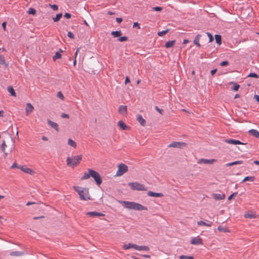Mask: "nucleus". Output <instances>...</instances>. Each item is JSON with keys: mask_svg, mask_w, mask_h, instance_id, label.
Wrapping results in <instances>:
<instances>
[{"mask_svg": "<svg viewBox=\"0 0 259 259\" xmlns=\"http://www.w3.org/2000/svg\"><path fill=\"white\" fill-rule=\"evenodd\" d=\"M119 202L122 204L125 208L128 209H134L139 211L148 210L147 207L136 202L126 201H120Z\"/></svg>", "mask_w": 259, "mask_h": 259, "instance_id": "f257e3e1", "label": "nucleus"}, {"mask_svg": "<svg viewBox=\"0 0 259 259\" xmlns=\"http://www.w3.org/2000/svg\"><path fill=\"white\" fill-rule=\"evenodd\" d=\"M73 188L74 191L78 193L81 200L84 201L91 200V195L88 188L76 186H73Z\"/></svg>", "mask_w": 259, "mask_h": 259, "instance_id": "f03ea898", "label": "nucleus"}, {"mask_svg": "<svg viewBox=\"0 0 259 259\" xmlns=\"http://www.w3.org/2000/svg\"><path fill=\"white\" fill-rule=\"evenodd\" d=\"M82 157V155H76L72 158L68 157L66 159L67 165L72 167L76 166L80 163Z\"/></svg>", "mask_w": 259, "mask_h": 259, "instance_id": "7ed1b4c3", "label": "nucleus"}, {"mask_svg": "<svg viewBox=\"0 0 259 259\" xmlns=\"http://www.w3.org/2000/svg\"><path fill=\"white\" fill-rule=\"evenodd\" d=\"M128 185L133 190L137 191H146V187L143 184L138 182H130Z\"/></svg>", "mask_w": 259, "mask_h": 259, "instance_id": "20e7f679", "label": "nucleus"}, {"mask_svg": "<svg viewBox=\"0 0 259 259\" xmlns=\"http://www.w3.org/2000/svg\"><path fill=\"white\" fill-rule=\"evenodd\" d=\"M88 172H90V175H91V177L94 179L95 181L96 182V184L99 186L102 182L101 177L99 174L96 171L94 170L89 169Z\"/></svg>", "mask_w": 259, "mask_h": 259, "instance_id": "39448f33", "label": "nucleus"}, {"mask_svg": "<svg viewBox=\"0 0 259 259\" xmlns=\"http://www.w3.org/2000/svg\"><path fill=\"white\" fill-rule=\"evenodd\" d=\"M1 148L5 156H6L9 154H11L12 153L13 150L14 149V145H13L12 147L10 148H8L6 142L5 141H3V143L2 144Z\"/></svg>", "mask_w": 259, "mask_h": 259, "instance_id": "423d86ee", "label": "nucleus"}, {"mask_svg": "<svg viewBox=\"0 0 259 259\" xmlns=\"http://www.w3.org/2000/svg\"><path fill=\"white\" fill-rule=\"evenodd\" d=\"M128 171V167L123 163H120L118 166V170L116 173V176H121Z\"/></svg>", "mask_w": 259, "mask_h": 259, "instance_id": "0eeeda50", "label": "nucleus"}, {"mask_svg": "<svg viewBox=\"0 0 259 259\" xmlns=\"http://www.w3.org/2000/svg\"><path fill=\"white\" fill-rule=\"evenodd\" d=\"M186 146V144L184 142H172L171 143L168 147L170 148H182Z\"/></svg>", "mask_w": 259, "mask_h": 259, "instance_id": "6e6552de", "label": "nucleus"}, {"mask_svg": "<svg viewBox=\"0 0 259 259\" xmlns=\"http://www.w3.org/2000/svg\"><path fill=\"white\" fill-rule=\"evenodd\" d=\"M18 169H21L23 172L30 174L31 175H33L35 174V172L32 169L27 167L25 166H19L18 167Z\"/></svg>", "mask_w": 259, "mask_h": 259, "instance_id": "1a4fd4ad", "label": "nucleus"}, {"mask_svg": "<svg viewBox=\"0 0 259 259\" xmlns=\"http://www.w3.org/2000/svg\"><path fill=\"white\" fill-rule=\"evenodd\" d=\"M216 161H217V160L215 159H206L201 158V159H200L198 161L197 163L198 164L203 163V164H212L214 163Z\"/></svg>", "mask_w": 259, "mask_h": 259, "instance_id": "9d476101", "label": "nucleus"}, {"mask_svg": "<svg viewBox=\"0 0 259 259\" xmlns=\"http://www.w3.org/2000/svg\"><path fill=\"white\" fill-rule=\"evenodd\" d=\"M133 248H134L138 251H142V250L148 251V250H149V248L147 246L138 245L135 244H134V245L133 246Z\"/></svg>", "mask_w": 259, "mask_h": 259, "instance_id": "9b49d317", "label": "nucleus"}, {"mask_svg": "<svg viewBox=\"0 0 259 259\" xmlns=\"http://www.w3.org/2000/svg\"><path fill=\"white\" fill-rule=\"evenodd\" d=\"M191 243L193 245H201L203 244L202 240L198 236L194 237L191 239Z\"/></svg>", "mask_w": 259, "mask_h": 259, "instance_id": "f8f14e48", "label": "nucleus"}, {"mask_svg": "<svg viewBox=\"0 0 259 259\" xmlns=\"http://www.w3.org/2000/svg\"><path fill=\"white\" fill-rule=\"evenodd\" d=\"M34 110V107L31 103H27L25 108V112L26 115H29L32 113Z\"/></svg>", "mask_w": 259, "mask_h": 259, "instance_id": "ddd939ff", "label": "nucleus"}, {"mask_svg": "<svg viewBox=\"0 0 259 259\" xmlns=\"http://www.w3.org/2000/svg\"><path fill=\"white\" fill-rule=\"evenodd\" d=\"M225 142L228 144H232V145H243L244 144L243 143L240 142L239 140H234V139H227L225 140Z\"/></svg>", "mask_w": 259, "mask_h": 259, "instance_id": "4468645a", "label": "nucleus"}, {"mask_svg": "<svg viewBox=\"0 0 259 259\" xmlns=\"http://www.w3.org/2000/svg\"><path fill=\"white\" fill-rule=\"evenodd\" d=\"M197 225L199 226H207V227H211L212 225V222L206 221V222H204L203 221H199L197 222Z\"/></svg>", "mask_w": 259, "mask_h": 259, "instance_id": "2eb2a0df", "label": "nucleus"}, {"mask_svg": "<svg viewBox=\"0 0 259 259\" xmlns=\"http://www.w3.org/2000/svg\"><path fill=\"white\" fill-rule=\"evenodd\" d=\"M87 215H89L91 217H102L104 216L105 214L96 211H91L87 212Z\"/></svg>", "mask_w": 259, "mask_h": 259, "instance_id": "dca6fc26", "label": "nucleus"}, {"mask_svg": "<svg viewBox=\"0 0 259 259\" xmlns=\"http://www.w3.org/2000/svg\"><path fill=\"white\" fill-rule=\"evenodd\" d=\"M0 65H3L5 68L9 66V63L6 61L4 56L3 55H0Z\"/></svg>", "mask_w": 259, "mask_h": 259, "instance_id": "f3484780", "label": "nucleus"}, {"mask_svg": "<svg viewBox=\"0 0 259 259\" xmlns=\"http://www.w3.org/2000/svg\"><path fill=\"white\" fill-rule=\"evenodd\" d=\"M147 194L150 197H161L163 196V194L161 193H154L152 191H149Z\"/></svg>", "mask_w": 259, "mask_h": 259, "instance_id": "a211bd4d", "label": "nucleus"}, {"mask_svg": "<svg viewBox=\"0 0 259 259\" xmlns=\"http://www.w3.org/2000/svg\"><path fill=\"white\" fill-rule=\"evenodd\" d=\"M244 216L245 218L254 219L256 217L255 213L254 212H246Z\"/></svg>", "mask_w": 259, "mask_h": 259, "instance_id": "6ab92c4d", "label": "nucleus"}, {"mask_svg": "<svg viewBox=\"0 0 259 259\" xmlns=\"http://www.w3.org/2000/svg\"><path fill=\"white\" fill-rule=\"evenodd\" d=\"M212 196L215 200H223L225 198V195L224 194H213Z\"/></svg>", "mask_w": 259, "mask_h": 259, "instance_id": "aec40b11", "label": "nucleus"}, {"mask_svg": "<svg viewBox=\"0 0 259 259\" xmlns=\"http://www.w3.org/2000/svg\"><path fill=\"white\" fill-rule=\"evenodd\" d=\"M118 112L119 113L123 115H125L127 113V107L126 106L121 105L119 106L118 109Z\"/></svg>", "mask_w": 259, "mask_h": 259, "instance_id": "412c9836", "label": "nucleus"}, {"mask_svg": "<svg viewBox=\"0 0 259 259\" xmlns=\"http://www.w3.org/2000/svg\"><path fill=\"white\" fill-rule=\"evenodd\" d=\"M48 121V124L52 127H53V128H54L56 131H59V128H58V124L55 122H53L49 119H48L47 120Z\"/></svg>", "mask_w": 259, "mask_h": 259, "instance_id": "4be33fe9", "label": "nucleus"}, {"mask_svg": "<svg viewBox=\"0 0 259 259\" xmlns=\"http://www.w3.org/2000/svg\"><path fill=\"white\" fill-rule=\"evenodd\" d=\"M249 134L258 139H259V132L256 130H250L248 131Z\"/></svg>", "mask_w": 259, "mask_h": 259, "instance_id": "5701e85b", "label": "nucleus"}, {"mask_svg": "<svg viewBox=\"0 0 259 259\" xmlns=\"http://www.w3.org/2000/svg\"><path fill=\"white\" fill-rule=\"evenodd\" d=\"M201 37V34H197L195 36L194 40L193 41L194 44L195 45H196L198 47H200V46H201L200 44H199V40H200V38Z\"/></svg>", "mask_w": 259, "mask_h": 259, "instance_id": "b1692460", "label": "nucleus"}, {"mask_svg": "<svg viewBox=\"0 0 259 259\" xmlns=\"http://www.w3.org/2000/svg\"><path fill=\"white\" fill-rule=\"evenodd\" d=\"M118 125L122 130H127L128 129V127L125 125L122 120L118 121Z\"/></svg>", "mask_w": 259, "mask_h": 259, "instance_id": "393cba45", "label": "nucleus"}, {"mask_svg": "<svg viewBox=\"0 0 259 259\" xmlns=\"http://www.w3.org/2000/svg\"><path fill=\"white\" fill-rule=\"evenodd\" d=\"M137 120L142 125L144 126L145 125L146 121L141 115L138 116Z\"/></svg>", "mask_w": 259, "mask_h": 259, "instance_id": "a878e982", "label": "nucleus"}, {"mask_svg": "<svg viewBox=\"0 0 259 259\" xmlns=\"http://www.w3.org/2000/svg\"><path fill=\"white\" fill-rule=\"evenodd\" d=\"M175 44V40L168 41L165 43V47L166 48L172 47Z\"/></svg>", "mask_w": 259, "mask_h": 259, "instance_id": "bb28decb", "label": "nucleus"}, {"mask_svg": "<svg viewBox=\"0 0 259 259\" xmlns=\"http://www.w3.org/2000/svg\"><path fill=\"white\" fill-rule=\"evenodd\" d=\"M218 230L219 232H225H225H229L228 229L227 227H223L221 226H219L218 227Z\"/></svg>", "mask_w": 259, "mask_h": 259, "instance_id": "cd10ccee", "label": "nucleus"}, {"mask_svg": "<svg viewBox=\"0 0 259 259\" xmlns=\"http://www.w3.org/2000/svg\"><path fill=\"white\" fill-rule=\"evenodd\" d=\"M24 254V253L22 252L16 251H13L10 253V255L11 256H21Z\"/></svg>", "mask_w": 259, "mask_h": 259, "instance_id": "c85d7f7f", "label": "nucleus"}, {"mask_svg": "<svg viewBox=\"0 0 259 259\" xmlns=\"http://www.w3.org/2000/svg\"><path fill=\"white\" fill-rule=\"evenodd\" d=\"M68 144L74 148H75L77 146L76 143L71 139H68Z\"/></svg>", "mask_w": 259, "mask_h": 259, "instance_id": "c756f323", "label": "nucleus"}, {"mask_svg": "<svg viewBox=\"0 0 259 259\" xmlns=\"http://www.w3.org/2000/svg\"><path fill=\"white\" fill-rule=\"evenodd\" d=\"M8 91L10 93L11 96H14V97L16 96V93L12 87H11V86L9 87L8 88Z\"/></svg>", "mask_w": 259, "mask_h": 259, "instance_id": "7c9ffc66", "label": "nucleus"}, {"mask_svg": "<svg viewBox=\"0 0 259 259\" xmlns=\"http://www.w3.org/2000/svg\"><path fill=\"white\" fill-rule=\"evenodd\" d=\"M242 163H243V161H234V162H231V163H229L226 164V166H232V165H236V164H242Z\"/></svg>", "mask_w": 259, "mask_h": 259, "instance_id": "2f4dec72", "label": "nucleus"}, {"mask_svg": "<svg viewBox=\"0 0 259 259\" xmlns=\"http://www.w3.org/2000/svg\"><path fill=\"white\" fill-rule=\"evenodd\" d=\"M111 34L114 37H117L120 36L122 34V33L120 31H112L111 32Z\"/></svg>", "mask_w": 259, "mask_h": 259, "instance_id": "473e14b6", "label": "nucleus"}, {"mask_svg": "<svg viewBox=\"0 0 259 259\" xmlns=\"http://www.w3.org/2000/svg\"><path fill=\"white\" fill-rule=\"evenodd\" d=\"M134 245V244L129 243L128 244H125L123 245V249L125 250H127L130 248H133V246Z\"/></svg>", "mask_w": 259, "mask_h": 259, "instance_id": "72a5a7b5", "label": "nucleus"}, {"mask_svg": "<svg viewBox=\"0 0 259 259\" xmlns=\"http://www.w3.org/2000/svg\"><path fill=\"white\" fill-rule=\"evenodd\" d=\"M90 172H85L83 175L82 176V177H81V180H87L88 179H89L90 178V177L91 176V175H90Z\"/></svg>", "mask_w": 259, "mask_h": 259, "instance_id": "f704fd0d", "label": "nucleus"}, {"mask_svg": "<svg viewBox=\"0 0 259 259\" xmlns=\"http://www.w3.org/2000/svg\"><path fill=\"white\" fill-rule=\"evenodd\" d=\"M254 179L255 178L254 177H246L242 180V182H244L246 181L253 182L254 181Z\"/></svg>", "mask_w": 259, "mask_h": 259, "instance_id": "c9c22d12", "label": "nucleus"}, {"mask_svg": "<svg viewBox=\"0 0 259 259\" xmlns=\"http://www.w3.org/2000/svg\"><path fill=\"white\" fill-rule=\"evenodd\" d=\"M214 37L217 43L219 45H221L222 42L221 36L220 35H215Z\"/></svg>", "mask_w": 259, "mask_h": 259, "instance_id": "e433bc0d", "label": "nucleus"}, {"mask_svg": "<svg viewBox=\"0 0 259 259\" xmlns=\"http://www.w3.org/2000/svg\"><path fill=\"white\" fill-rule=\"evenodd\" d=\"M62 13H59V14H57L56 16V17L53 18L54 21V22L58 21L60 19V18L62 17Z\"/></svg>", "mask_w": 259, "mask_h": 259, "instance_id": "4c0bfd02", "label": "nucleus"}, {"mask_svg": "<svg viewBox=\"0 0 259 259\" xmlns=\"http://www.w3.org/2000/svg\"><path fill=\"white\" fill-rule=\"evenodd\" d=\"M61 56H62V55H61L60 52H57L56 53L55 55L53 57V59H54V60H55L57 59H60L61 58Z\"/></svg>", "mask_w": 259, "mask_h": 259, "instance_id": "58836bf2", "label": "nucleus"}, {"mask_svg": "<svg viewBox=\"0 0 259 259\" xmlns=\"http://www.w3.org/2000/svg\"><path fill=\"white\" fill-rule=\"evenodd\" d=\"M27 13L29 14L34 15L36 14V10L33 8H30L28 9Z\"/></svg>", "mask_w": 259, "mask_h": 259, "instance_id": "ea45409f", "label": "nucleus"}, {"mask_svg": "<svg viewBox=\"0 0 259 259\" xmlns=\"http://www.w3.org/2000/svg\"><path fill=\"white\" fill-rule=\"evenodd\" d=\"M169 31V29H166V30H163L162 31H159L158 33V35L159 36H162L163 35L166 34Z\"/></svg>", "mask_w": 259, "mask_h": 259, "instance_id": "a19ab883", "label": "nucleus"}, {"mask_svg": "<svg viewBox=\"0 0 259 259\" xmlns=\"http://www.w3.org/2000/svg\"><path fill=\"white\" fill-rule=\"evenodd\" d=\"M248 77H253L255 78H258V75L255 73H250L247 75Z\"/></svg>", "mask_w": 259, "mask_h": 259, "instance_id": "79ce46f5", "label": "nucleus"}, {"mask_svg": "<svg viewBox=\"0 0 259 259\" xmlns=\"http://www.w3.org/2000/svg\"><path fill=\"white\" fill-rule=\"evenodd\" d=\"M180 259H193V257L192 256H186L182 255L179 256Z\"/></svg>", "mask_w": 259, "mask_h": 259, "instance_id": "37998d69", "label": "nucleus"}, {"mask_svg": "<svg viewBox=\"0 0 259 259\" xmlns=\"http://www.w3.org/2000/svg\"><path fill=\"white\" fill-rule=\"evenodd\" d=\"M57 96L62 100H64V97L61 92H58Z\"/></svg>", "mask_w": 259, "mask_h": 259, "instance_id": "c03bdc74", "label": "nucleus"}, {"mask_svg": "<svg viewBox=\"0 0 259 259\" xmlns=\"http://www.w3.org/2000/svg\"><path fill=\"white\" fill-rule=\"evenodd\" d=\"M118 40L120 42L125 41L127 40V37L126 36H122L119 37Z\"/></svg>", "mask_w": 259, "mask_h": 259, "instance_id": "a18cd8bd", "label": "nucleus"}, {"mask_svg": "<svg viewBox=\"0 0 259 259\" xmlns=\"http://www.w3.org/2000/svg\"><path fill=\"white\" fill-rule=\"evenodd\" d=\"M206 34H207V35H208V36L209 37V42L212 41L213 40V37L212 35L211 34V33H210L209 32H207Z\"/></svg>", "mask_w": 259, "mask_h": 259, "instance_id": "49530a36", "label": "nucleus"}, {"mask_svg": "<svg viewBox=\"0 0 259 259\" xmlns=\"http://www.w3.org/2000/svg\"><path fill=\"white\" fill-rule=\"evenodd\" d=\"M50 7L54 11L58 10V6L56 5H50Z\"/></svg>", "mask_w": 259, "mask_h": 259, "instance_id": "de8ad7c7", "label": "nucleus"}, {"mask_svg": "<svg viewBox=\"0 0 259 259\" xmlns=\"http://www.w3.org/2000/svg\"><path fill=\"white\" fill-rule=\"evenodd\" d=\"M155 109L161 114H163V110L159 109L157 106L155 107Z\"/></svg>", "mask_w": 259, "mask_h": 259, "instance_id": "09e8293b", "label": "nucleus"}, {"mask_svg": "<svg viewBox=\"0 0 259 259\" xmlns=\"http://www.w3.org/2000/svg\"><path fill=\"white\" fill-rule=\"evenodd\" d=\"M67 35L69 38H70L71 39L74 38V35L71 32H68Z\"/></svg>", "mask_w": 259, "mask_h": 259, "instance_id": "8fccbe9b", "label": "nucleus"}, {"mask_svg": "<svg viewBox=\"0 0 259 259\" xmlns=\"http://www.w3.org/2000/svg\"><path fill=\"white\" fill-rule=\"evenodd\" d=\"M228 64H229V62L227 61H223L220 64L221 66H227Z\"/></svg>", "mask_w": 259, "mask_h": 259, "instance_id": "3c124183", "label": "nucleus"}, {"mask_svg": "<svg viewBox=\"0 0 259 259\" xmlns=\"http://www.w3.org/2000/svg\"><path fill=\"white\" fill-rule=\"evenodd\" d=\"M153 9L156 11H161L162 10V8L160 7H153Z\"/></svg>", "mask_w": 259, "mask_h": 259, "instance_id": "603ef678", "label": "nucleus"}, {"mask_svg": "<svg viewBox=\"0 0 259 259\" xmlns=\"http://www.w3.org/2000/svg\"><path fill=\"white\" fill-rule=\"evenodd\" d=\"M239 87L240 86L239 84H235L233 88V90L235 91H237L239 88Z\"/></svg>", "mask_w": 259, "mask_h": 259, "instance_id": "864d4df0", "label": "nucleus"}, {"mask_svg": "<svg viewBox=\"0 0 259 259\" xmlns=\"http://www.w3.org/2000/svg\"><path fill=\"white\" fill-rule=\"evenodd\" d=\"M237 192H234L232 194H231L228 198V200H230L232 197L234 196H236L237 195Z\"/></svg>", "mask_w": 259, "mask_h": 259, "instance_id": "5fc2aeb1", "label": "nucleus"}, {"mask_svg": "<svg viewBox=\"0 0 259 259\" xmlns=\"http://www.w3.org/2000/svg\"><path fill=\"white\" fill-rule=\"evenodd\" d=\"M61 117L62 118H69V116L68 114H65V113H63V114H62Z\"/></svg>", "mask_w": 259, "mask_h": 259, "instance_id": "6e6d98bb", "label": "nucleus"}, {"mask_svg": "<svg viewBox=\"0 0 259 259\" xmlns=\"http://www.w3.org/2000/svg\"><path fill=\"white\" fill-rule=\"evenodd\" d=\"M64 17L67 19H69L71 17V15L68 13H66L64 15Z\"/></svg>", "mask_w": 259, "mask_h": 259, "instance_id": "4d7b16f0", "label": "nucleus"}, {"mask_svg": "<svg viewBox=\"0 0 259 259\" xmlns=\"http://www.w3.org/2000/svg\"><path fill=\"white\" fill-rule=\"evenodd\" d=\"M138 27V29L140 28L139 24L138 22H135L133 25V27Z\"/></svg>", "mask_w": 259, "mask_h": 259, "instance_id": "13d9d810", "label": "nucleus"}, {"mask_svg": "<svg viewBox=\"0 0 259 259\" xmlns=\"http://www.w3.org/2000/svg\"><path fill=\"white\" fill-rule=\"evenodd\" d=\"M20 165H18L16 163H14L12 166H11V168H18V167Z\"/></svg>", "mask_w": 259, "mask_h": 259, "instance_id": "bf43d9fd", "label": "nucleus"}, {"mask_svg": "<svg viewBox=\"0 0 259 259\" xmlns=\"http://www.w3.org/2000/svg\"><path fill=\"white\" fill-rule=\"evenodd\" d=\"M116 21L117 22L120 23H121L122 22V19L121 18H117L116 19Z\"/></svg>", "mask_w": 259, "mask_h": 259, "instance_id": "052dcab7", "label": "nucleus"}, {"mask_svg": "<svg viewBox=\"0 0 259 259\" xmlns=\"http://www.w3.org/2000/svg\"><path fill=\"white\" fill-rule=\"evenodd\" d=\"M80 49V48H78L76 49V51L75 53V58H76L77 55L78 54V53L79 52Z\"/></svg>", "mask_w": 259, "mask_h": 259, "instance_id": "680f3d73", "label": "nucleus"}, {"mask_svg": "<svg viewBox=\"0 0 259 259\" xmlns=\"http://www.w3.org/2000/svg\"><path fill=\"white\" fill-rule=\"evenodd\" d=\"M130 82V80L128 77H127V76L126 77L125 79V83L127 84V83H129Z\"/></svg>", "mask_w": 259, "mask_h": 259, "instance_id": "e2e57ef3", "label": "nucleus"}, {"mask_svg": "<svg viewBox=\"0 0 259 259\" xmlns=\"http://www.w3.org/2000/svg\"><path fill=\"white\" fill-rule=\"evenodd\" d=\"M254 98L259 102V95H255L254 96Z\"/></svg>", "mask_w": 259, "mask_h": 259, "instance_id": "0e129e2a", "label": "nucleus"}, {"mask_svg": "<svg viewBox=\"0 0 259 259\" xmlns=\"http://www.w3.org/2000/svg\"><path fill=\"white\" fill-rule=\"evenodd\" d=\"M6 24L7 23L6 22H4L3 23H2V27L3 28V29L4 30H6Z\"/></svg>", "mask_w": 259, "mask_h": 259, "instance_id": "69168bd1", "label": "nucleus"}, {"mask_svg": "<svg viewBox=\"0 0 259 259\" xmlns=\"http://www.w3.org/2000/svg\"><path fill=\"white\" fill-rule=\"evenodd\" d=\"M42 140L45 141H48V138L47 137L42 136Z\"/></svg>", "mask_w": 259, "mask_h": 259, "instance_id": "338daca9", "label": "nucleus"}, {"mask_svg": "<svg viewBox=\"0 0 259 259\" xmlns=\"http://www.w3.org/2000/svg\"><path fill=\"white\" fill-rule=\"evenodd\" d=\"M217 72V69H214L213 70H212L211 71V75H214V73H215V72Z\"/></svg>", "mask_w": 259, "mask_h": 259, "instance_id": "774afa93", "label": "nucleus"}]
</instances>
